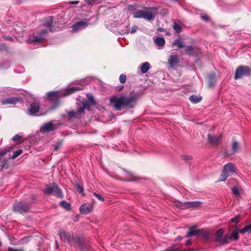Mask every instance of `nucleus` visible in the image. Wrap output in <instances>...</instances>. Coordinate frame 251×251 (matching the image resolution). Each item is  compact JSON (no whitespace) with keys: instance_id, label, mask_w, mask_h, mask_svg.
<instances>
[{"instance_id":"obj_1","label":"nucleus","mask_w":251,"mask_h":251,"mask_svg":"<svg viewBox=\"0 0 251 251\" xmlns=\"http://www.w3.org/2000/svg\"><path fill=\"white\" fill-rule=\"evenodd\" d=\"M128 9L133 10V17L134 18H143L148 21L153 20L155 18L157 8L155 7H143V9L136 10L134 6L131 5L128 6Z\"/></svg>"},{"instance_id":"obj_2","label":"nucleus","mask_w":251,"mask_h":251,"mask_svg":"<svg viewBox=\"0 0 251 251\" xmlns=\"http://www.w3.org/2000/svg\"><path fill=\"white\" fill-rule=\"evenodd\" d=\"M172 45L176 46L178 49L185 48V49L181 51V53L183 55L188 54L189 56H197L200 52V50L199 48L195 46H185V43L182 41L181 37L180 35L172 43Z\"/></svg>"},{"instance_id":"obj_3","label":"nucleus","mask_w":251,"mask_h":251,"mask_svg":"<svg viewBox=\"0 0 251 251\" xmlns=\"http://www.w3.org/2000/svg\"><path fill=\"white\" fill-rule=\"evenodd\" d=\"M46 100L53 105L50 108V110L55 109L60 104V100L61 98V93L59 91H50L47 93Z\"/></svg>"},{"instance_id":"obj_4","label":"nucleus","mask_w":251,"mask_h":251,"mask_svg":"<svg viewBox=\"0 0 251 251\" xmlns=\"http://www.w3.org/2000/svg\"><path fill=\"white\" fill-rule=\"evenodd\" d=\"M30 205L28 203L21 201L14 204L12 209L16 213L24 215L30 211Z\"/></svg>"},{"instance_id":"obj_5","label":"nucleus","mask_w":251,"mask_h":251,"mask_svg":"<svg viewBox=\"0 0 251 251\" xmlns=\"http://www.w3.org/2000/svg\"><path fill=\"white\" fill-rule=\"evenodd\" d=\"M251 75V68L248 66L241 65L238 66L235 72L234 79L242 78L244 76H249Z\"/></svg>"},{"instance_id":"obj_6","label":"nucleus","mask_w":251,"mask_h":251,"mask_svg":"<svg viewBox=\"0 0 251 251\" xmlns=\"http://www.w3.org/2000/svg\"><path fill=\"white\" fill-rule=\"evenodd\" d=\"M87 96L88 100H83L81 105L78 107V112L79 113H83L85 109L90 110L91 105L94 106L96 104V102L92 95L88 94Z\"/></svg>"},{"instance_id":"obj_7","label":"nucleus","mask_w":251,"mask_h":251,"mask_svg":"<svg viewBox=\"0 0 251 251\" xmlns=\"http://www.w3.org/2000/svg\"><path fill=\"white\" fill-rule=\"evenodd\" d=\"M110 101L113 105L114 108L117 110L120 111L122 110V108L125 107L122 96L120 97L113 96L110 98Z\"/></svg>"},{"instance_id":"obj_8","label":"nucleus","mask_w":251,"mask_h":251,"mask_svg":"<svg viewBox=\"0 0 251 251\" xmlns=\"http://www.w3.org/2000/svg\"><path fill=\"white\" fill-rule=\"evenodd\" d=\"M125 107L129 109L132 108L136 103L137 96L136 95L122 96Z\"/></svg>"},{"instance_id":"obj_9","label":"nucleus","mask_w":251,"mask_h":251,"mask_svg":"<svg viewBox=\"0 0 251 251\" xmlns=\"http://www.w3.org/2000/svg\"><path fill=\"white\" fill-rule=\"evenodd\" d=\"M44 192L47 195L53 194L58 197H62L61 189L55 184L51 186H47Z\"/></svg>"},{"instance_id":"obj_10","label":"nucleus","mask_w":251,"mask_h":251,"mask_svg":"<svg viewBox=\"0 0 251 251\" xmlns=\"http://www.w3.org/2000/svg\"><path fill=\"white\" fill-rule=\"evenodd\" d=\"M58 123H53L52 122H49L44 123L40 128L41 132L49 133L56 130L59 126Z\"/></svg>"},{"instance_id":"obj_11","label":"nucleus","mask_w":251,"mask_h":251,"mask_svg":"<svg viewBox=\"0 0 251 251\" xmlns=\"http://www.w3.org/2000/svg\"><path fill=\"white\" fill-rule=\"evenodd\" d=\"M224 233V229L223 228H219L218 229L214 235L215 241L222 245H224L228 243V239L226 234L223 237Z\"/></svg>"},{"instance_id":"obj_12","label":"nucleus","mask_w":251,"mask_h":251,"mask_svg":"<svg viewBox=\"0 0 251 251\" xmlns=\"http://www.w3.org/2000/svg\"><path fill=\"white\" fill-rule=\"evenodd\" d=\"M222 136L221 135H208V142L212 146L217 147L222 141Z\"/></svg>"},{"instance_id":"obj_13","label":"nucleus","mask_w":251,"mask_h":251,"mask_svg":"<svg viewBox=\"0 0 251 251\" xmlns=\"http://www.w3.org/2000/svg\"><path fill=\"white\" fill-rule=\"evenodd\" d=\"M89 19H85L84 20L76 23L72 26L73 30L77 31L79 30L85 28L89 25Z\"/></svg>"},{"instance_id":"obj_14","label":"nucleus","mask_w":251,"mask_h":251,"mask_svg":"<svg viewBox=\"0 0 251 251\" xmlns=\"http://www.w3.org/2000/svg\"><path fill=\"white\" fill-rule=\"evenodd\" d=\"M93 209L92 205L88 203H84L79 208L80 213L85 215H87L92 212Z\"/></svg>"},{"instance_id":"obj_15","label":"nucleus","mask_w":251,"mask_h":251,"mask_svg":"<svg viewBox=\"0 0 251 251\" xmlns=\"http://www.w3.org/2000/svg\"><path fill=\"white\" fill-rule=\"evenodd\" d=\"M185 209H195L200 207L201 205L202 202L199 201H186L185 202Z\"/></svg>"},{"instance_id":"obj_16","label":"nucleus","mask_w":251,"mask_h":251,"mask_svg":"<svg viewBox=\"0 0 251 251\" xmlns=\"http://www.w3.org/2000/svg\"><path fill=\"white\" fill-rule=\"evenodd\" d=\"M240 149V145L237 141H233L232 143V150L231 153H228L227 152H225L224 157H229L231 154H233L236 153Z\"/></svg>"},{"instance_id":"obj_17","label":"nucleus","mask_w":251,"mask_h":251,"mask_svg":"<svg viewBox=\"0 0 251 251\" xmlns=\"http://www.w3.org/2000/svg\"><path fill=\"white\" fill-rule=\"evenodd\" d=\"M39 109L40 106L39 102L34 101L31 103L28 111L30 115H33L39 112Z\"/></svg>"},{"instance_id":"obj_18","label":"nucleus","mask_w":251,"mask_h":251,"mask_svg":"<svg viewBox=\"0 0 251 251\" xmlns=\"http://www.w3.org/2000/svg\"><path fill=\"white\" fill-rule=\"evenodd\" d=\"M224 173L226 172L229 176L235 173L234 165L232 163H229L224 166Z\"/></svg>"},{"instance_id":"obj_19","label":"nucleus","mask_w":251,"mask_h":251,"mask_svg":"<svg viewBox=\"0 0 251 251\" xmlns=\"http://www.w3.org/2000/svg\"><path fill=\"white\" fill-rule=\"evenodd\" d=\"M179 58L176 55H171L168 59V62L171 67H174L179 63Z\"/></svg>"},{"instance_id":"obj_20","label":"nucleus","mask_w":251,"mask_h":251,"mask_svg":"<svg viewBox=\"0 0 251 251\" xmlns=\"http://www.w3.org/2000/svg\"><path fill=\"white\" fill-rule=\"evenodd\" d=\"M54 18L52 16H48L42 21V24L44 26L50 27L52 24Z\"/></svg>"},{"instance_id":"obj_21","label":"nucleus","mask_w":251,"mask_h":251,"mask_svg":"<svg viewBox=\"0 0 251 251\" xmlns=\"http://www.w3.org/2000/svg\"><path fill=\"white\" fill-rule=\"evenodd\" d=\"M195 226L191 227L189 228V231L186 235V237L188 238L193 236H199V229H195Z\"/></svg>"},{"instance_id":"obj_22","label":"nucleus","mask_w":251,"mask_h":251,"mask_svg":"<svg viewBox=\"0 0 251 251\" xmlns=\"http://www.w3.org/2000/svg\"><path fill=\"white\" fill-rule=\"evenodd\" d=\"M208 86L209 88H212L216 83L215 75L214 74H211L208 76Z\"/></svg>"},{"instance_id":"obj_23","label":"nucleus","mask_w":251,"mask_h":251,"mask_svg":"<svg viewBox=\"0 0 251 251\" xmlns=\"http://www.w3.org/2000/svg\"><path fill=\"white\" fill-rule=\"evenodd\" d=\"M226 236L228 237V239H227L228 241V243H229L232 239H233L234 240H238L239 237L238 235V231L236 229H234L230 235L227 234Z\"/></svg>"},{"instance_id":"obj_24","label":"nucleus","mask_w":251,"mask_h":251,"mask_svg":"<svg viewBox=\"0 0 251 251\" xmlns=\"http://www.w3.org/2000/svg\"><path fill=\"white\" fill-rule=\"evenodd\" d=\"M199 236L201 237L203 239L205 240L209 239L210 237L209 233L204 228L199 229Z\"/></svg>"},{"instance_id":"obj_25","label":"nucleus","mask_w":251,"mask_h":251,"mask_svg":"<svg viewBox=\"0 0 251 251\" xmlns=\"http://www.w3.org/2000/svg\"><path fill=\"white\" fill-rule=\"evenodd\" d=\"M82 89V88L79 87H73L67 88L65 91H64V96L66 95H69L76 91H80Z\"/></svg>"},{"instance_id":"obj_26","label":"nucleus","mask_w":251,"mask_h":251,"mask_svg":"<svg viewBox=\"0 0 251 251\" xmlns=\"http://www.w3.org/2000/svg\"><path fill=\"white\" fill-rule=\"evenodd\" d=\"M19 101V99L15 98H8L1 101L2 104H15Z\"/></svg>"},{"instance_id":"obj_27","label":"nucleus","mask_w":251,"mask_h":251,"mask_svg":"<svg viewBox=\"0 0 251 251\" xmlns=\"http://www.w3.org/2000/svg\"><path fill=\"white\" fill-rule=\"evenodd\" d=\"M73 185L75 188L77 192H78L80 194H81L82 195L84 194H83V191H84L83 187H82V185H81V184L80 182H79L77 181H75L73 183Z\"/></svg>"},{"instance_id":"obj_28","label":"nucleus","mask_w":251,"mask_h":251,"mask_svg":"<svg viewBox=\"0 0 251 251\" xmlns=\"http://www.w3.org/2000/svg\"><path fill=\"white\" fill-rule=\"evenodd\" d=\"M151 67L150 64L149 62H146L144 63L140 67V70L142 74L146 73Z\"/></svg>"},{"instance_id":"obj_29","label":"nucleus","mask_w":251,"mask_h":251,"mask_svg":"<svg viewBox=\"0 0 251 251\" xmlns=\"http://www.w3.org/2000/svg\"><path fill=\"white\" fill-rule=\"evenodd\" d=\"M189 100L192 103H197L201 100L202 97L200 96L193 95L190 97Z\"/></svg>"},{"instance_id":"obj_30","label":"nucleus","mask_w":251,"mask_h":251,"mask_svg":"<svg viewBox=\"0 0 251 251\" xmlns=\"http://www.w3.org/2000/svg\"><path fill=\"white\" fill-rule=\"evenodd\" d=\"M154 43L158 46H163L165 43V39L162 37H157L154 40Z\"/></svg>"},{"instance_id":"obj_31","label":"nucleus","mask_w":251,"mask_h":251,"mask_svg":"<svg viewBox=\"0 0 251 251\" xmlns=\"http://www.w3.org/2000/svg\"><path fill=\"white\" fill-rule=\"evenodd\" d=\"M172 27L176 33H177L179 34L182 31L181 26L176 23L175 22L174 23Z\"/></svg>"},{"instance_id":"obj_32","label":"nucleus","mask_w":251,"mask_h":251,"mask_svg":"<svg viewBox=\"0 0 251 251\" xmlns=\"http://www.w3.org/2000/svg\"><path fill=\"white\" fill-rule=\"evenodd\" d=\"M240 232L242 234H245L246 232H251V224L245 226L240 230Z\"/></svg>"},{"instance_id":"obj_33","label":"nucleus","mask_w":251,"mask_h":251,"mask_svg":"<svg viewBox=\"0 0 251 251\" xmlns=\"http://www.w3.org/2000/svg\"><path fill=\"white\" fill-rule=\"evenodd\" d=\"M77 244H81V239L79 236H72V240L71 244L76 245Z\"/></svg>"},{"instance_id":"obj_34","label":"nucleus","mask_w":251,"mask_h":251,"mask_svg":"<svg viewBox=\"0 0 251 251\" xmlns=\"http://www.w3.org/2000/svg\"><path fill=\"white\" fill-rule=\"evenodd\" d=\"M42 39V37L40 36L39 35L37 36H35L32 39H29L28 40V43L30 44L32 43H36L40 42Z\"/></svg>"},{"instance_id":"obj_35","label":"nucleus","mask_w":251,"mask_h":251,"mask_svg":"<svg viewBox=\"0 0 251 251\" xmlns=\"http://www.w3.org/2000/svg\"><path fill=\"white\" fill-rule=\"evenodd\" d=\"M125 173H126V175L127 176V177L129 178L128 179V181H131L137 179L136 177L134 176L133 175L130 173L126 171L125 170H124Z\"/></svg>"},{"instance_id":"obj_36","label":"nucleus","mask_w":251,"mask_h":251,"mask_svg":"<svg viewBox=\"0 0 251 251\" xmlns=\"http://www.w3.org/2000/svg\"><path fill=\"white\" fill-rule=\"evenodd\" d=\"M229 176V174H227L226 172L224 173V170H223L222 174L220 176V181H225Z\"/></svg>"},{"instance_id":"obj_37","label":"nucleus","mask_w":251,"mask_h":251,"mask_svg":"<svg viewBox=\"0 0 251 251\" xmlns=\"http://www.w3.org/2000/svg\"><path fill=\"white\" fill-rule=\"evenodd\" d=\"M81 113H79L78 112V109H77V111H72L69 112V115L70 117H75L78 118L79 116V114H81Z\"/></svg>"},{"instance_id":"obj_38","label":"nucleus","mask_w":251,"mask_h":251,"mask_svg":"<svg viewBox=\"0 0 251 251\" xmlns=\"http://www.w3.org/2000/svg\"><path fill=\"white\" fill-rule=\"evenodd\" d=\"M22 152H23V150H21V149L16 151L13 153V155L12 156V159L16 158L18 156L21 155L22 153Z\"/></svg>"},{"instance_id":"obj_39","label":"nucleus","mask_w":251,"mask_h":251,"mask_svg":"<svg viewBox=\"0 0 251 251\" xmlns=\"http://www.w3.org/2000/svg\"><path fill=\"white\" fill-rule=\"evenodd\" d=\"M184 204H185V202H182L180 201H178L176 202L175 206L176 207H178L180 209H185V205Z\"/></svg>"},{"instance_id":"obj_40","label":"nucleus","mask_w":251,"mask_h":251,"mask_svg":"<svg viewBox=\"0 0 251 251\" xmlns=\"http://www.w3.org/2000/svg\"><path fill=\"white\" fill-rule=\"evenodd\" d=\"M126 77L125 75L121 74L120 75L119 80L121 83H122V84L125 83L126 81Z\"/></svg>"},{"instance_id":"obj_41","label":"nucleus","mask_w":251,"mask_h":251,"mask_svg":"<svg viewBox=\"0 0 251 251\" xmlns=\"http://www.w3.org/2000/svg\"><path fill=\"white\" fill-rule=\"evenodd\" d=\"M64 208L68 211H70L71 209V206L70 203L64 201Z\"/></svg>"},{"instance_id":"obj_42","label":"nucleus","mask_w":251,"mask_h":251,"mask_svg":"<svg viewBox=\"0 0 251 251\" xmlns=\"http://www.w3.org/2000/svg\"><path fill=\"white\" fill-rule=\"evenodd\" d=\"M65 238L69 242V243L71 244L72 240V236H74L73 234H65Z\"/></svg>"},{"instance_id":"obj_43","label":"nucleus","mask_w":251,"mask_h":251,"mask_svg":"<svg viewBox=\"0 0 251 251\" xmlns=\"http://www.w3.org/2000/svg\"><path fill=\"white\" fill-rule=\"evenodd\" d=\"M180 158L183 160H189L192 159V157L190 155H181Z\"/></svg>"},{"instance_id":"obj_44","label":"nucleus","mask_w":251,"mask_h":251,"mask_svg":"<svg viewBox=\"0 0 251 251\" xmlns=\"http://www.w3.org/2000/svg\"><path fill=\"white\" fill-rule=\"evenodd\" d=\"M22 139V136L20 135H16L12 138V140L14 142L19 141Z\"/></svg>"},{"instance_id":"obj_45","label":"nucleus","mask_w":251,"mask_h":251,"mask_svg":"<svg viewBox=\"0 0 251 251\" xmlns=\"http://www.w3.org/2000/svg\"><path fill=\"white\" fill-rule=\"evenodd\" d=\"M232 193L235 195H239V191L238 189L235 186L232 188Z\"/></svg>"},{"instance_id":"obj_46","label":"nucleus","mask_w":251,"mask_h":251,"mask_svg":"<svg viewBox=\"0 0 251 251\" xmlns=\"http://www.w3.org/2000/svg\"><path fill=\"white\" fill-rule=\"evenodd\" d=\"M48 31L47 29H43L39 33V35L42 37V39L43 38L45 35L47 34L48 33Z\"/></svg>"},{"instance_id":"obj_47","label":"nucleus","mask_w":251,"mask_h":251,"mask_svg":"<svg viewBox=\"0 0 251 251\" xmlns=\"http://www.w3.org/2000/svg\"><path fill=\"white\" fill-rule=\"evenodd\" d=\"M93 195L100 201H104V198L101 196L99 194L95 193V192H94L93 193Z\"/></svg>"},{"instance_id":"obj_48","label":"nucleus","mask_w":251,"mask_h":251,"mask_svg":"<svg viewBox=\"0 0 251 251\" xmlns=\"http://www.w3.org/2000/svg\"><path fill=\"white\" fill-rule=\"evenodd\" d=\"M240 218V215H237L235 217L231 219L230 221L232 223H238Z\"/></svg>"},{"instance_id":"obj_49","label":"nucleus","mask_w":251,"mask_h":251,"mask_svg":"<svg viewBox=\"0 0 251 251\" xmlns=\"http://www.w3.org/2000/svg\"><path fill=\"white\" fill-rule=\"evenodd\" d=\"M79 0H68L65 3L69 4H77L79 3Z\"/></svg>"},{"instance_id":"obj_50","label":"nucleus","mask_w":251,"mask_h":251,"mask_svg":"<svg viewBox=\"0 0 251 251\" xmlns=\"http://www.w3.org/2000/svg\"><path fill=\"white\" fill-rule=\"evenodd\" d=\"M201 19L205 21H208V17L207 15H202L201 16Z\"/></svg>"},{"instance_id":"obj_51","label":"nucleus","mask_w":251,"mask_h":251,"mask_svg":"<svg viewBox=\"0 0 251 251\" xmlns=\"http://www.w3.org/2000/svg\"><path fill=\"white\" fill-rule=\"evenodd\" d=\"M8 251H24V250L23 249L16 250V249H14L11 247H9L8 248Z\"/></svg>"},{"instance_id":"obj_52","label":"nucleus","mask_w":251,"mask_h":251,"mask_svg":"<svg viewBox=\"0 0 251 251\" xmlns=\"http://www.w3.org/2000/svg\"><path fill=\"white\" fill-rule=\"evenodd\" d=\"M137 27L136 26H133L131 28V33H134V32H135L137 30Z\"/></svg>"},{"instance_id":"obj_53","label":"nucleus","mask_w":251,"mask_h":251,"mask_svg":"<svg viewBox=\"0 0 251 251\" xmlns=\"http://www.w3.org/2000/svg\"><path fill=\"white\" fill-rule=\"evenodd\" d=\"M4 39L6 40H9L10 41H13V39L12 38V37L11 36H4Z\"/></svg>"},{"instance_id":"obj_54","label":"nucleus","mask_w":251,"mask_h":251,"mask_svg":"<svg viewBox=\"0 0 251 251\" xmlns=\"http://www.w3.org/2000/svg\"><path fill=\"white\" fill-rule=\"evenodd\" d=\"M7 153L6 151H0V158H1V157L5 155Z\"/></svg>"},{"instance_id":"obj_55","label":"nucleus","mask_w":251,"mask_h":251,"mask_svg":"<svg viewBox=\"0 0 251 251\" xmlns=\"http://www.w3.org/2000/svg\"><path fill=\"white\" fill-rule=\"evenodd\" d=\"M158 31H160V32H165V31H166V30L162 27H159L158 28Z\"/></svg>"},{"instance_id":"obj_56","label":"nucleus","mask_w":251,"mask_h":251,"mask_svg":"<svg viewBox=\"0 0 251 251\" xmlns=\"http://www.w3.org/2000/svg\"><path fill=\"white\" fill-rule=\"evenodd\" d=\"M192 244V242L191 241V240H188L186 242V244H185V245L187 246L188 245H189V244H190V245H191V244Z\"/></svg>"},{"instance_id":"obj_57","label":"nucleus","mask_w":251,"mask_h":251,"mask_svg":"<svg viewBox=\"0 0 251 251\" xmlns=\"http://www.w3.org/2000/svg\"><path fill=\"white\" fill-rule=\"evenodd\" d=\"M183 251H194V249L193 248H190L188 249L184 250Z\"/></svg>"},{"instance_id":"obj_58","label":"nucleus","mask_w":251,"mask_h":251,"mask_svg":"<svg viewBox=\"0 0 251 251\" xmlns=\"http://www.w3.org/2000/svg\"><path fill=\"white\" fill-rule=\"evenodd\" d=\"M165 34L167 36H170L171 34V33L168 31L166 30V31H165Z\"/></svg>"},{"instance_id":"obj_59","label":"nucleus","mask_w":251,"mask_h":251,"mask_svg":"<svg viewBox=\"0 0 251 251\" xmlns=\"http://www.w3.org/2000/svg\"><path fill=\"white\" fill-rule=\"evenodd\" d=\"M181 238H182V237L181 236L179 235L176 238V240H180V239H181Z\"/></svg>"},{"instance_id":"obj_60","label":"nucleus","mask_w":251,"mask_h":251,"mask_svg":"<svg viewBox=\"0 0 251 251\" xmlns=\"http://www.w3.org/2000/svg\"><path fill=\"white\" fill-rule=\"evenodd\" d=\"M59 204L63 207V201L59 202Z\"/></svg>"},{"instance_id":"obj_61","label":"nucleus","mask_w":251,"mask_h":251,"mask_svg":"<svg viewBox=\"0 0 251 251\" xmlns=\"http://www.w3.org/2000/svg\"><path fill=\"white\" fill-rule=\"evenodd\" d=\"M52 29H53V28H52V27H50V32H52V31H53Z\"/></svg>"},{"instance_id":"obj_62","label":"nucleus","mask_w":251,"mask_h":251,"mask_svg":"<svg viewBox=\"0 0 251 251\" xmlns=\"http://www.w3.org/2000/svg\"><path fill=\"white\" fill-rule=\"evenodd\" d=\"M56 247L57 248L58 247V243L56 241Z\"/></svg>"},{"instance_id":"obj_63","label":"nucleus","mask_w":251,"mask_h":251,"mask_svg":"<svg viewBox=\"0 0 251 251\" xmlns=\"http://www.w3.org/2000/svg\"><path fill=\"white\" fill-rule=\"evenodd\" d=\"M1 245H2V244H1V241H0V246H1Z\"/></svg>"},{"instance_id":"obj_64","label":"nucleus","mask_w":251,"mask_h":251,"mask_svg":"<svg viewBox=\"0 0 251 251\" xmlns=\"http://www.w3.org/2000/svg\"><path fill=\"white\" fill-rule=\"evenodd\" d=\"M4 164H3V165H2V167L3 168V167H4Z\"/></svg>"}]
</instances>
